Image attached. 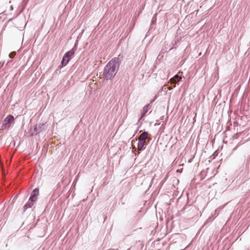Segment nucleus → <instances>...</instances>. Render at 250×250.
I'll use <instances>...</instances> for the list:
<instances>
[{
  "label": "nucleus",
  "instance_id": "obj_3",
  "mask_svg": "<svg viewBox=\"0 0 250 250\" xmlns=\"http://www.w3.org/2000/svg\"><path fill=\"white\" fill-rule=\"evenodd\" d=\"M14 118L12 115H8L2 122V127L4 128H8L10 127L11 124L13 122Z\"/></svg>",
  "mask_w": 250,
  "mask_h": 250
},
{
  "label": "nucleus",
  "instance_id": "obj_6",
  "mask_svg": "<svg viewBox=\"0 0 250 250\" xmlns=\"http://www.w3.org/2000/svg\"><path fill=\"white\" fill-rule=\"evenodd\" d=\"M182 79L181 77L179 76L178 75H175L173 78H171L170 81L172 83H176L180 82Z\"/></svg>",
  "mask_w": 250,
  "mask_h": 250
},
{
  "label": "nucleus",
  "instance_id": "obj_12",
  "mask_svg": "<svg viewBox=\"0 0 250 250\" xmlns=\"http://www.w3.org/2000/svg\"><path fill=\"white\" fill-rule=\"evenodd\" d=\"M2 15H3V13H2L0 14V19H1L2 18Z\"/></svg>",
  "mask_w": 250,
  "mask_h": 250
},
{
  "label": "nucleus",
  "instance_id": "obj_5",
  "mask_svg": "<svg viewBox=\"0 0 250 250\" xmlns=\"http://www.w3.org/2000/svg\"><path fill=\"white\" fill-rule=\"evenodd\" d=\"M146 141L138 139V149L139 150H142L144 149V146L146 145Z\"/></svg>",
  "mask_w": 250,
  "mask_h": 250
},
{
  "label": "nucleus",
  "instance_id": "obj_4",
  "mask_svg": "<svg viewBox=\"0 0 250 250\" xmlns=\"http://www.w3.org/2000/svg\"><path fill=\"white\" fill-rule=\"evenodd\" d=\"M39 188H36L32 191L29 198V200L31 202H35L37 199V196L39 195Z\"/></svg>",
  "mask_w": 250,
  "mask_h": 250
},
{
  "label": "nucleus",
  "instance_id": "obj_8",
  "mask_svg": "<svg viewBox=\"0 0 250 250\" xmlns=\"http://www.w3.org/2000/svg\"><path fill=\"white\" fill-rule=\"evenodd\" d=\"M148 135V133L147 131H144L141 134V135L140 136V137L138 139L146 141V140L147 138Z\"/></svg>",
  "mask_w": 250,
  "mask_h": 250
},
{
  "label": "nucleus",
  "instance_id": "obj_2",
  "mask_svg": "<svg viewBox=\"0 0 250 250\" xmlns=\"http://www.w3.org/2000/svg\"><path fill=\"white\" fill-rule=\"evenodd\" d=\"M77 49V44L75 43L72 49L64 54L61 62L62 66H65L68 63L69 61L73 57Z\"/></svg>",
  "mask_w": 250,
  "mask_h": 250
},
{
  "label": "nucleus",
  "instance_id": "obj_1",
  "mask_svg": "<svg viewBox=\"0 0 250 250\" xmlns=\"http://www.w3.org/2000/svg\"><path fill=\"white\" fill-rule=\"evenodd\" d=\"M120 65V60L118 57L114 58L105 66L103 72L104 80H108L113 78L117 73Z\"/></svg>",
  "mask_w": 250,
  "mask_h": 250
},
{
  "label": "nucleus",
  "instance_id": "obj_17",
  "mask_svg": "<svg viewBox=\"0 0 250 250\" xmlns=\"http://www.w3.org/2000/svg\"><path fill=\"white\" fill-rule=\"evenodd\" d=\"M130 250V249H127V250Z\"/></svg>",
  "mask_w": 250,
  "mask_h": 250
},
{
  "label": "nucleus",
  "instance_id": "obj_11",
  "mask_svg": "<svg viewBox=\"0 0 250 250\" xmlns=\"http://www.w3.org/2000/svg\"><path fill=\"white\" fill-rule=\"evenodd\" d=\"M16 55V52H12L9 54V57L10 58H13Z\"/></svg>",
  "mask_w": 250,
  "mask_h": 250
},
{
  "label": "nucleus",
  "instance_id": "obj_9",
  "mask_svg": "<svg viewBox=\"0 0 250 250\" xmlns=\"http://www.w3.org/2000/svg\"><path fill=\"white\" fill-rule=\"evenodd\" d=\"M41 129L39 127H38L37 125L34 126V131L32 132V135H36L38 134L41 131Z\"/></svg>",
  "mask_w": 250,
  "mask_h": 250
},
{
  "label": "nucleus",
  "instance_id": "obj_10",
  "mask_svg": "<svg viewBox=\"0 0 250 250\" xmlns=\"http://www.w3.org/2000/svg\"><path fill=\"white\" fill-rule=\"evenodd\" d=\"M32 205L33 204L30 202H28L27 204H26L23 207V211H25L27 209L30 208Z\"/></svg>",
  "mask_w": 250,
  "mask_h": 250
},
{
  "label": "nucleus",
  "instance_id": "obj_16",
  "mask_svg": "<svg viewBox=\"0 0 250 250\" xmlns=\"http://www.w3.org/2000/svg\"><path fill=\"white\" fill-rule=\"evenodd\" d=\"M12 19H10L8 21L9 22L10 21H12Z\"/></svg>",
  "mask_w": 250,
  "mask_h": 250
},
{
  "label": "nucleus",
  "instance_id": "obj_13",
  "mask_svg": "<svg viewBox=\"0 0 250 250\" xmlns=\"http://www.w3.org/2000/svg\"><path fill=\"white\" fill-rule=\"evenodd\" d=\"M156 21V19H152V23H153V22H154V21Z\"/></svg>",
  "mask_w": 250,
  "mask_h": 250
},
{
  "label": "nucleus",
  "instance_id": "obj_14",
  "mask_svg": "<svg viewBox=\"0 0 250 250\" xmlns=\"http://www.w3.org/2000/svg\"><path fill=\"white\" fill-rule=\"evenodd\" d=\"M13 9V6H12V5H11V6H10V10H12Z\"/></svg>",
  "mask_w": 250,
  "mask_h": 250
},
{
  "label": "nucleus",
  "instance_id": "obj_7",
  "mask_svg": "<svg viewBox=\"0 0 250 250\" xmlns=\"http://www.w3.org/2000/svg\"><path fill=\"white\" fill-rule=\"evenodd\" d=\"M151 107V105H150V104H148L143 107L142 115L140 119H141L145 115L148 110L150 109Z\"/></svg>",
  "mask_w": 250,
  "mask_h": 250
},
{
  "label": "nucleus",
  "instance_id": "obj_15",
  "mask_svg": "<svg viewBox=\"0 0 250 250\" xmlns=\"http://www.w3.org/2000/svg\"><path fill=\"white\" fill-rule=\"evenodd\" d=\"M4 63H1V62H0V65H1V66H2L3 65Z\"/></svg>",
  "mask_w": 250,
  "mask_h": 250
}]
</instances>
